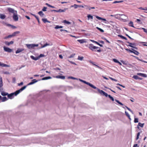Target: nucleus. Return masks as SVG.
<instances>
[{"label": "nucleus", "instance_id": "obj_64", "mask_svg": "<svg viewBox=\"0 0 147 147\" xmlns=\"http://www.w3.org/2000/svg\"><path fill=\"white\" fill-rule=\"evenodd\" d=\"M67 8H65L64 9H61V12H64L65 11L67 10Z\"/></svg>", "mask_w": 147, "mask_h": 147}, {"label": "nucleus", "instance_id": "obj_18", "mask_svg": "<svg viewBox=\"0 0 147 147\" xmlns=\"http://www.w3.org/2000/svg\"><path fill=\"white\" fill-rule=\"evenodd\" d=\"M77 41L81 44L86 42L85 39L78 40Z\"/></svg>", "mask_w": 147, "mask_h": 147}, {"label": "nucleus", "instance_id": "obj_44", "mask_svg": "<svg viewBox=\"0 0 147 147\" xmlns=\"http://www.w3.org/2000/svg\"><path fill=\"white\" fill-rule=\"evenodd\" d=\"M108 97L112 101H114V100L113 98L110 95H109Z\"/></svg>", "mask_w": 147, "mask_h": 147}, {"label": "nucleus", "instance_id": "obj_24", "mask_svg": "<svg viewBox=\"0 0 147 147\" xmlns=\"http://www.w3.org/2000/svg\"><path fill=\"white\" fill-rule=\"evenodd\" d=\"M1 94L3 96H5L8 95V93L4 92H2L1 93Z\"/></svg>", "mask_w": 147, "mask_h": 147}, {"label": "nucleus", "instance_id": "obj_28", "mask_svg": "<svg viewBox=\"0 0 147 147\" xmlns=\"http://www.w3.org/2000/svg\"><path fill=\"white\" fill-rule=\"evenodd\" d=\"M125 115L128 117L129 119L130 120H131V118L130 117V116L129 115V113L126 111H125Z\"/></svg>", "mask_w": 147, "mask_h": 147}, {"label": "nucleus", "instance_id": "obj_59", "mask_svg": "<svg viewBox=\"0 0 147 147\" xmlns=\"http://www.w3.org/2000/svg\"><path fill=\"white\" fill-rule=\"evenodd\" d=\"M60 31L61 32H62L63 31L64 32H68V31L67 30H63V29H60Z\"/></svg>", "mask_w": 147, "mask_h": 147}, {"label": "nucleus", "instance_id": "obj_25", "mask_svg": "<svg viewBox=\"0 0 147 147\" xmlns=\"http://www.w3.org/2000/svg\"><path fill=\"white\" fill-rule=\"evenodd\" d=\"M0 18L2 19H4L5 18V16L2 14H0Z\"/></svg>", "mask_w": 147, "mask_h": 147}, {"label": "nucleus", "instance_id": "obj_33", "mask_svg": "<svg viewBox=\"0 0 147 147\" xmlns=\"http://www.w3.org/2000/svg\"><path fill=\"white\" fill-rule=\"evenodd\" d=\"M119 15L120 16H125L124 14H117V15H111V16H112V17H116V16Z\"/></svg>", "mask_w": 147, "mask_h": 147}, {"label": "nucleus", "instance_id": "obj_23", "mask_svg": "<svg viewBox=\"0 0 147 147\" xmlns=\"http://www.w3.org/2000/svg\"><path fill=\"white\" fill-rule=\"evenodd\" d=\"M20 33V32L19 31H16L12 33V34L13 36H16V34H18Z\"/></svg>", "mask_w": 147, "mask_h": 147}, {"label": "nucleus", "instance_id": "obj_19", "mask_svg": "<svg viewBox=\"0 0 147 147\" xmlns=\"http://www.w3.org/2000/svg\"><path fill=\"white\" fill-rule=\"evenodd\" d=\"M137 75L142 77H146V75L145 74L139 73L137 74Z\"/></svg>", "mask_w": 147, "mask_h": 147}, {"label": "nucleus", "instance_id": "obj_26", "mask_svg": "<svg viewBox=\"0 0 147 147\" xmlns=\"http://www.w3.org/2000/svg\"><path fill=\"white\" fill-rule=\"evenodd\" d=\"M129 26L135 28V27L133 25V23L132 22L130 21L129 23Z\"/></svg>", "mask_w": 147, "mask_h": 147}, {"label": "nucleus", "instance_id": "obj_17", "mask_svg": "<svg viewBox=\"0 0 147 147\" xmlns=\"http://www.w3.org/2000/svg\"><path fill=\"white\" fill-rule=\"evenodd\" d=\"M90 41H91L93 42H94V43H96V44H97L98 45H99L100 47H103V45H102L100 44L98 42H96V41H95L94 40H90Z\"/></svg>", "mask_w": 147, "mask_h": 147}, {"label": "nucleus", "instance_id": "obj_2", "mask_svg": "<svg viewBox=\"0 0 147 147\" xmlns=\"http://www.w3.org/2000/svg\"><path fill=\"white\" fill-rule=\"evenodd\" d=\"M79 80L80 81H81V82L84 83V84H85L88 85L90 86L91 87H92V88H93L94 89H95V88H96V87H95V86H94L93 85H92V84H90V83L89 82H87L86 81L84 80H81V79H79Z\"/></svg>", "mask_w": 147, "mask_h": 147}, {"label": "nucleus", "instance_id": "obj_53", "mask_svg": "<svg viewBox=\"0 0 147 147\" xmlns=\"http://www.w3.org/2000/svg\"><path fill=\"white\" fill-rule=\"evenodd\" d=\"M113 61L115 63H118L119 61L116 59H113Z\"/></svg>", "mask_w": 147, "mask_h": 147}, {"label": "nucleus", "instance_id": "obj_6", "mask_svg": "<svg viewBox=\"0 0 147 147\" xmlns=\"http://www.w3.org/2000/svg\"><path fill=\"white\" fill-rule=\"evenodd\" d=\"M127 42V43L129 44V45H127V46L131 47H132L134 49H137V50L138 49V48L136 47L132 46V45H133L134 46H135L136 44L135 43H130L128 41H127V42Z\"/></svg>", "mask_w": 147, "mask_h": 147}, {"label": "nucleus", "instance_id": "obj_11", "mask_svg": "<svg viewBox=\"0 0 147 147\" xmlns=\"http://www.w3.org/2000/svg\"><path fill=\"white\" fill-rule=\"evenodd\" d=\"M38 81L36 80V79H34L32 80L31 82L28 84H27V86H29L33 84L36 82H37Z\"/></svg>", "mask_w": 147, "mask_h": 147}, {"label": "nucleus", "instance_id": "obj_46", "mask_svg": "<svg viewBox=\"0 0 147 147\" xmlns=\"http://www.w3.org/2000/svg\"><path fill=\"white\" fill-rule=\"evenodd\" d=\"M75 55V54L74 53L68 57V58H70L73 57Z\"/></svg>", "mask_w": 147, "mask_h": 147}, {"label": "nucleus", "instance_id": "obj_56", "mask_svg": "<svg viewBox=\"0 0 147 147\" xmlns=\"http://www.w3.org/2000/svg\"><path fill=\"white\" fill-rule=\"evenodd\" d=\"M84 7H85L86 9H89V6L88 5H84Z\"/></svg>", "mask_w": 147, "mask_h": 147}, {"label": "nucleus", "instance_id": "obj_49", "mask_svg": "<svg viewBox=\"0 0 147 147\" xmlns=\"http://www.w3.org/2000/svg\"><path fill=\"white\" fill-rule=\"evenodd\" d=\"M49 44H47V43H46L45 44H44L43 46H42L41 47V48H42L45 47H46V46H48L49 45Z\"/></svg>", "mask_w": 147, "mask_h": 147}, {"label": "nucleus", "instance_id": "obj_60", "mask_svg": "<svg viewBox=\"0 0 147 147\" xmlns=\"http://www.w3.org/2000/svg\"><path fill=\"white\" fill-rule=\"evenodd\" d=\"M96 18L99 20H102V18L97 16H96Z\"/></svg>", "mask_w": 147, "mask_h": 147}, {"label": "nucleus", "instance_id": "obj_5", "mask_svg": "<svg viewBox=\"0 0 147 147\" xmlns=\"http://www.w3.org/2000/svg\"><path fill=\"white\" fill-rule=\"evenodd\" d=\"M26 46H27V47L29 49H32L35 47H38V44H26Z\"/></svg>", "mask_w": 147, "mask_h": 147}, {"label": "nucleus", "instance_id": "obj_22", "mask_svg": "<svg viewBox=\"0 0 147 147\" xmlns=\"http://www.w3.org/2000/svg\"><path fill=\"white\" fill-rule=\"evenodd\" d=\"M42 20L44 23H45L46 22H47L48 23L50 22L46 18H43L42 19Z\"/></svg>", "mask_w": 147, "mask_h": 147}, {"label": "nucleus", "instance_id": "obj_57", "mask_svg": "<svg viewBox=\"0 0 147 147\" xmlns=\"http://www.w3.org/2000/svg\"><path fill=\"white\" fill-rule=\"evenodd\" d=\"M16 81V79L15 77H13L12 78V82L13 83H15Z\"/></svg>", "mask_w": 147, "mask_h": 147}, {"label": "nucleus", "instance_id": "obj_51", "mask_svg": "<svg viewBox=\"0 0 147 147\" xmlns=\"http://www.w3.org/2000/svg\"><path fill=\"white\" fill-rule=\"evenodd\" d=\"M134 122L135 123H138V119L137 118H135Z\"/></svg>", "mask_w": 147, "mask_h": 147}, {"label": "nucleus", "instance_id": "obj_47", "mask_svg": "<svg viewBox=\"0 0 147 147\" xmlns=\"http://www.w3.org/2000/svg\"><path fill=\"white\" fill-rule=\"evenodd\" d=\"M45 56V55L43 54H40V55L38 56V57L39 58V59L40 58L43 57H44Z\"/></svg>", "mask_w": 147, "mask_h": 147}, {"label": "nucleus", "instance_id": "obj_35", "mask_svg": "<svg viewBox=\"0 0 147 147\" xmlns=\"http://www.w3.org/2000/svg\"><path fill=\"white\" fill-rule=\"evenodd\" d=\"M63 22L67 24H71V23L70 22H69L66 20H64L63 21Z\"/></svg>", "mask_w": 147, "mask_h": 147}, {"label": "nucleus", "instance_id": "obj_30", "mask_svg": "<svg viewBox=\"0 0 147 147\" xmlns=\"http://www.w3.org/2000/svg\"><path fill=\"white\" fill-rule=\"evenodd\" d=\"M3 86V82L2 78L0 79V88Z\"/></svg>", "mask_w": 147, "mask_h": 147}, {"label": "nucleus", "instance_id": "obj_48", "mask_svg": "<svg viewBox=\"0 0 147 147\" xmlns=\"http://www.w3.org/2000/svg\"><path fill=\"white\" fill-rule=\"evenodd\" d=\"M139 29H142L144 31L147 33V29L144 28H139Z\"/></svg>", "mask_w": 147, "mask_h": 147}, {"label": "nucleus", "instance_id": "obj_15", "mask_svg": "<svg viewBox=\"0 0 147 147\" xmlns=\"http://www.w3.org/2000/svg\"><path fill=\"white\" fill-rule=\"evenodd\" d=\"M24 50L23 49H18L16 51V53L17 54L19 53Z\"/></svg>", "mask_w": 147, "mask_h": 147}, {"label": "nucleus", "instance_id": "obj_9", "mask_svg": "<svg viewBox=\"0 0 147 147\" xmlns=\"http://www.w3.org/2000/svg\"><path fill=\"white\" fill-rule=\"evenodd\" d=\"M7 11L9 12L12 13L13 14L15 13L16 12H17L16 11L14 10V9L10 7H8L7 8Z\"/></svg>", "mask_w": 147, "mask_h": 147}, {"label": "nucleus", "instance_id": "obj_32", "mask_svg": "<svg viewBox=\"0 0 147 147\" xmlns=\"http://www.w3.org/2000/svg\"><path fill=\"white\" fill-rule=\"evenodd\" d=\"M92 64L93 65L95 66H96L99 69H101V70L102 69V68H101V67H100V66H98V65H97L95 64H94V62L93 63H92Z\"/></svg>", "mask_w": 147, "mask_h": 147}, {"label": "nucleus", "instance_id": "obj_40", "mask_svg": "<svg viewBox=\"0 0 147 147\" xmlns=\"http://www.w3.org/2000/svg\"><path fill=\"white\" fill-rule=\"evenodd\" d=\"M139 9H140L142 10H147V7H145V8H143L142 7H140L139 8Z\"/></svg>", "mask_w": 147, "mask_h": 147}, {"label": "nucleus", "instance_id": "obj_13", "mask_svg": "<svg viewBox=\"0 0 147 147\" xmlns=\"http://www.w3.org/2000/svg\"><path fill=\"white\" fill-rule=\"evenodd\" d=\"M14 43V42L13 41H11L9 42L8 41H6L5 42V44L8 46H9L10 45L13 44Z\"/></svg>", "mask_w": 147, "mask_h": 147}, {"label": "nucleus", "instance_id": "obj_12", "mask_svg": "<svg viewBox=\"0 0 147 147\" xmlns=\"http://www.w3.org/2000/svg\"><path fill=\"white\" fill-rule=\"evenodd\" d=\"M0 66H1L2 67H9L10 66L5 64H4L3 63H1V62H0Z\"/></svg>", "mask_w": 147, "mask_h": 147}, {"label": "nucleus", "instance_id": "obj_10", "mask_svg": "<svg viewBox=\"0 0 147 147\" xmlns=\"http://www.w3.org/2000/svg\"><path fill=\"white\" fill-rule=\"evenodd\" d=\"M3 49L5 51L9 53H11L12 51V50L11 49L5 46L3 47Z\"/></svg>", "mask_w": 147, "mask_h": 147}, {"label": "nucleus", "instance_id": "obj_20", "mask_svg": "<svg viewBox=\"0 0 147 147\" xmlns=\"http://www.w3.org/2000/svg\"><path fill=\"white\" fill-rule=\"evenodd\" d=\"M38 14L41 17H43L44 15V14L43 13L42 11H39L38 12Z\"/></svg>", "mask_w": 147, "mask_h": 147}, {"label": "nucleus", "instance_id": "obj_39", "mask_svg": "<svg viewBox=\"0 0 147 147\" xmlns=\"http://www.w3.org/2000/svg\"><path fill=\"white\" fill-rule=\"evenodd\" d=\"M45 5L47 6H48V7H52V8H55V7L53 6L52 5H50L49 4L47 3H45Z\"/></svg>", "mask_w": 147, "mask_h": 147}, {"label": "nucleus", "instance_id": "obj_62", "mask_svg": "<svg viewBox=\"0 0 147 147\" xmlns=\"http://www.w3.org/2000/svg\"><path fill=\"white\" fill-rule=\"evenodd\" d=\"M109 78L111 79V80H113V81H115V82H117V80L115 79H114L112 78H111V77H110Z\"/></svg>", "mask_w": 147, "mask_h": 147}, {"label": "nucleus", "instance_id": "obj_16", "mask_svg": "<svg viewBox=\"0 0 147 147\" xmlns=\"http://www.w3.org/2000/svg\"><path fill=\"white\" fill-rule=\"evenodd\" d=\"M57 78H60L62 79H64L65 78V77L64 76H61L60 75L57 76L56 77Z\"/></svg>", "mask_w": 147, "mask_h": 147}, {"label": "nucleus", "instance_id": "obj_52", "mask_svg": "<svg viewBox=\"0 0 147 147\" xmlns=\"http://www.w3.org/2000/svg\"><path fill=\"white\" fill-rule=\"evenodd\" d=\"M68 78L69 79H71L74 80H78V79L77 78H74V77H72V76H69L68 77Z\"/></svg>", "mask_w": 147, "mask_h": 147}, {"label": "nucleus", "instance_id": "obj_42", "mask_svg": "<svg viewBox=\"0 0 147 147\" xmlns=\"http://www.w3.org/2000/svg\"><path fill=\"white\" fill-rule=\"evenodd\" d=\"M123 2V1H114V2H113V4H115V3H120Z\"/></svg>", "mask_w": 147, "mask_h": 147}, {"label": "nucleus", "instance_id": "obj_3", "mask_svg": "<svg viewBox=\"0 0 147 147\" xmlns=\"http://www.w3.org/2000/svg\"><path fill=\"white\" fill-rule=\"evenodd\" d=\"M95 89H96L100 94L103 95L105 96L106 97H107L109 95H108L107 93L105 92L102 90H101L99 89L96 87V88Z\"/></svg>", "mask_w": 147, "mask_h": 147}, {"label": "nucleus", "instance_id": "obj_4", "mask_svg": "<svg viewBox=\"0 0 147 147\" xmlns=\"http://www.w3.org/2000/svg\"><path fill=\"white\" fill-rule=\"evenodd\" d=\"M17 93L16 91L10 94H8L7 96L9 98L12 99L13 98L14 95L16 96L18 95V94Z\"/></svg>", "mask_w": 147, "mask_h": 147}, {"label": "nucleus", "instance_id": "obj_50", "mask_svg": "<svg viewBox=\"0 0 147 147\" xmlns=\"http://www.w3.org/2000/svg\"><path fill=\"white\" fill-rule=\"evenodd\" d=\"M47 7H44L42 9V11H47Z\"/></svg>", "mask_w": 147, "mask_h": 147}, {"label": "nucleus", "instance_id": "obj_7", "mask_svg": "<svg viewBox=\"0 0 147 147\" xmlns=\"http://www.w3.org/2000/svg\"><path fill=\"white\" fill-rule=\"evenodd\" d=\"M13 20L15 21H17L18 20V16L17 12L14 13L13 15Z\"/></svg>", "mask_w": 147, "mask_h": 147}, {"label": "nucleus", "instance_id": "obj_36", "mask_svg": "<svg viewBox=\"0 0 147 147\" xmlns=\"http://www.w3.org/2000/svg\"><path fill=\"white\" fill-rule=\"evenodd\" d=\"M96 29H97L98 30H99L101 32H104V30L102 29L97 27H96Z\"/></svg>", "mask_w": 147, "mask_h": 147}, {"label": "nucleus", "instance_id": "obj_1", "mask_svg": "<svg viewBox=\"0 0 147 147\" xmlns=\"http://www.w3.org/2000/svg\"><path fill=\"white\" fill-rule=\"evenodd\" d=\"M88 47L92 51H94V49H98L97 50V51L98 52H100L101 51V50L100 49V47L94 46L92 44H89V45Z\"/></svg>", "mask_w": 147, "mask_h": 147}, {"label": "nucleus", "instance_id": "obj_43", "mask_svg": "<svg viewBox=\"0 0 147 147\" xmlns=\"http://www.w3.org/2000/svg\"><path fill=\"white\" fill-rule=\"evenodd\" d=\"M133 78L136 80H138L139 78V77L137 75H134L133 76Z\"/></svg>", "mask_w": 147, "mask_h": 147}, {"label": "nucleus", "instance_id": "obj_34", "mask_svg": "<svg viewBox=\"0 0 147 147\" xmlns=\"http://www.w3.org/2000/svg\"><path fill=\"white\" fill-rule=\"evenodd\" d=\"M61 9H59L58 10H51V12H53V11L57 12H61Z\"/></svg>", "mask_w": 147, "mask_h": 147}, {"label": "nucleus", "instance_id": "obj_58", "mask_svg": "<svg viewBox=\"0 0 147 147\" xmlns=\"http://www.w3.org/2000/svg\"><path fill=\"white\" fill-rule=\"evenodd\" d=\"M74 8L76 9L78 7V5H76V4H74Z\"/></svg>", "mask_w": 147, "mask_h": 147}, {"label": "nucleus", "instance_id": "obj_61", "mask_svg": "<svg viewBox=\"0 0 147 147\" xmlns=\"http://www.w3.org/2000/svg\"><path fill=\"white\" fill-rule=\"evenodd\" d=\"M117 85H119V86H120L122 87H123V88H125V86L122 85L120 84H119L118 83L117 84Z\"/></svg>", "mask_w": 147, "mask_h": 147}, {"label": "nucleus", "instance_id": "obj_8", "mask_svg": "<svg viewBox=\"0 0 147 147\" xmlns=\"http://www.w3.org/2000/svg\"><path fill=\"white\" fill-rule=\"evenodd\" d=\"M27 86H27V85L26 86H24L21 88L20 89L16 91L17 93V94H18L20 92L22 91L23 90L25 89L26 88Z\"/></svg>", "mask_w": 147, "mask_h": 147}, {"label": "nucleus", "instance_id": "obj_55", "mask_svg": "<svg viewBox=\"0 0 147 147\" xmlns=\"http://www.w3.org/2000/svg\"><path fill=\"white\" fill-rule=\"evenodd\" d=\"M133 53H134L136 55H138L139 54V52L137 51H135V52H134Z\"/></svg>", "mask_w": 147, "mask_h": 147}, {"label": "nucleus", "instance_id": "obj_54", "mask_svg": "<svg viewBox=\"0 0 147 147\" xmlns=\"http://www.w3.org/2000/svg\"><path fill=\"white\" fill-rule=\"evenodd\" d=\"M102 39L104 40H105L107 42L109 43H110V42L108 40H107L106 38H102Z\"/></svg>", "mask_w": 147, "mask_h": 147}, {"label": "nucleus", "instance_id": "obj_63", "mask_svg": "<svg viewBox=\"0 0 147 147\" xmlns=\"http://www.w3.org/2000/svg\"><path fill=\"white\" fill-rule=\"evenodd\" d=\"M68 61L71 64H74L75 65H76V64L73 61H71L69 60H68Z\"/></svg>", "mask_w": 147, "mask_h": 147}, {"label": "nucleus", "instance_id": "obj_21", "mask_svg": "<svg viewBox=\"0 0 147 147\" xmlns=\"http://www.w3.org/2000/svg\"><path fill=\"white\" fill-rule=\"evenodd\" d=\"M51 77L50 76H48L45 77L44 78H43L42 79V80H47L48 79H51Z\"/></svg>", "mask_w": 147, "mask_h": 147}, {"label": "nucleus", "instance_id": "obj_27", "mask_svg": "<svg viewBox=\"0 0 147 147\" xmlns=\"http://www.w3.org/2000/svg\"><path fill=\"white\" fill-rule=\"evenodd\" d=\"M118 36L120 37V38H122V39H125V40H127V38L123 36L122 35H118Z\"/></svg>", "mask_w": 147, "mask_h": 147}, {"label": "nucleus", "instance_id": "obj_31", "mask_svg": "<svg viewBox=\"0 0 147 147\" xmlns=\"http://www.w3.org/2000/svg\"><path fill=\"white\" fill-rule=\"evenodd\" d=\"M7 99H8L6 97L4 96L2 98V102H4L7 100Z\"/></svg>", "mask_w": 147, "mask_h": 147}, {"label": "nucleus", "instance_id": "obj_45", "mask_svg": "<svg viewBox=\"0 0 147 147\" xmlns=\"http://www.w3.org/2000/svg\"><path fill=\"white\" fill-rule=\"evenodd\" d=\"M144 125V123H138V125H139V126L141 127H143Z\"/></svg>", "mask_w": 147, "mask_h": 147}, {"label": "nucleus", "instance_id": "obj_37", "mask_svg": "<svg viewBox=\"0 0 147 147\" xmlns=\"http://www.w3.org/2000/svg\"><path fill=\"white\" fill-rule=\"evenodd\" d=\"M84 57H80L79 56H78V59L80 61H82L83 60Z\"/></svg>", "mask_w": 147, "mask_h": 147}, {"label": "nucleus", "instance_id": "obj_41", "mask_svg": "<svg viewBox=\"0 0 147 147\" xmlns=\"http://www.w3.org/2000/svg\"><path fill=\"white\" fill-rule=\"evenodd\" d=\"M8 26H11V28L13 29H15L16 28V27L15 26H13L10 24H8Z\"/></svg>", "mask_w": 147, "mask_h": 147}, {"label": "nucleus", "instance_id": "obj_29", "mask_svg": "<svg viewBox=\"0 0 147 147\" xmlns=\"http://www.w3.org/2000/svg\"><path fill=\"white\" fill-rule=\"evenodd\" d=\"M88 18V20H89L90 19H91L92 20L93 19V17L91 15H88L87 16Z\"/></svg>", "mask_w": 147, "mask_h": 147}, {"label": "nucleus", "instance_id": "obj_38", "mask_svg": "<svg viewBox=\"0 0 147 147\" xmlns=\"http://www.w3.org/2000/svg\"><path fill=\"white\" fill-rule=\"evenodd\" d=\"M115 101L118 104H119V105H123V104L121 102H120L119 100H117L116 99H115Z\"/></svg>", "mask_w": 147, "mask_h": 147}, {"label": "nucleus", "instance_id": "obj_14", "mask_svg": "<svg viewBox=\"0 0 147 147\" xmlns=\"http://www.w3.org/2000/svg\"><path fill=\"white\" fill-rule=\"evenodd\" d=\"M30 57L32 59L35 61L39 59V58L38 57H35L33 55H31L30 56Z\"/></svg>", "mask_w": 147, "mask_h": 147}]
</instances>
